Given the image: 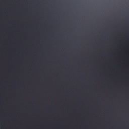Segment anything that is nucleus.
Instances as JSON below:
<instances>
[{"label": "nucleus", "mask_w": 129, "mask_h": 129, "mask_svg": "<svg viewBox=\"0 0 129 129\" xmlns=\"http://www.w3.org/2000/svg\"><path fill=\"white\" fill-rule=\"evenodd\" d=\"M81 2H80V6Z\"/></svg>", "instance_id": "f257e3e1"}]
</instances>
